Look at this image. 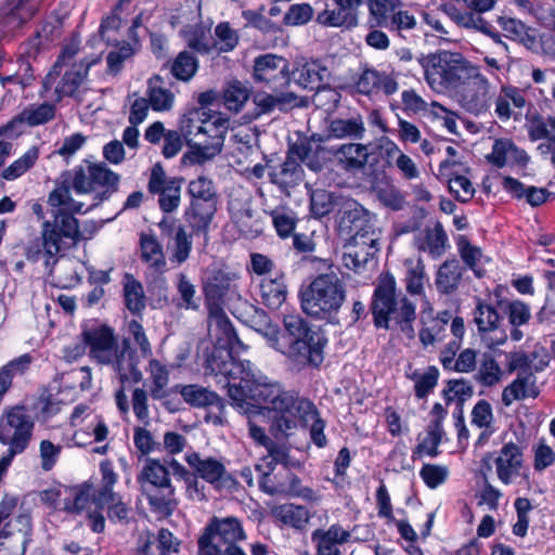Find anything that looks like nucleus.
Returning <instances> with one entry per match:
<instances>
[{
	"label": "nucleus",
	"instance_id": "28",
	"mask_svg": "<svg viewBox=\"0 0 555 555\" xmlns=\"http://www.w3.org/2000/svg\"><path fill=\"white\" fill-rule=\"evenodd\" d=\"M350 532L340 525L334 524L327 530L317 529L311 534V540L315 543L317 554H340L337 544L348 542Z\"/></svg>",
	"mask_w": 555,
	"mask_h": 555
},
{
	"label": "nucleus",
	"instance_id": "25",
	"mask_svg": "<svg viewBox=\"0 0 555 555\" xmlns=\"http://www.w3.org/2000/svg\"><path fill=\"white\" fill-rule=\"evenodd\" d=\"M498 478L505 485L512 482V478L518 475L522 466V451L514 442L505 443L499 456L495 459Z\"/></svg>",
	"mask_w": 555,
	"mask_h": 555
},
{
	"label": "nucleus",
	"instance_id": "51",
	"mask_svg": "<svg viewBox=\"0 0 555 555\" xmlns=\"http://www.w3.org/2000/svg\"><path fill=\"white\" fill-rule=\"evenodd\" d=\"M150 370L152 378L151 397L155 400L166 398L168 395L166 388L169 383V372L166 365L162 364L157 359H151Z\"/></svg>",
	"mask_w": 555,
	"mask_h": 555
},
{
	"label": "nucleus",
	"instance_id": "6",
	"mask_svg": "<svg viewBox=\"0 0 555 555\" xmlns=\"http://www.w3.org/2000/svg\"><path fill=\"white\" fill-rule=\"evenodd\" d=\"M416 62L424 73L425 79L436 91L456 90L474 76L478 67L474 66L463 54L440 50L436 53L422 55Z\"/></svg>",
	"mask_w": 555,
	"mask_h": 555
},
{
	"label": "nucleus",
	"instance_id": "37",
	"mask_svg": "<svg viewBox=\"0 0 555 555\" xmlns=\"http://www.w3.org/2000/svg\"><path fill=\"white\" fill-rule=\"evenodd\" d=\"M179 392L186 403L192 406L203 408L208 405H216L218 410H224V403L222 399L214 391L207 388L191 384L184 386H178Z\"/></svg>",
	"mask_w": 555,
	"mask_h": 555
},
{
	"label": "nucleus",
	"instance_id": "64",
	"mask_svg": "<svg viewBox=\"0 0 555 555\" xmlns=\"http://www.w3.org/2000/svg\"><path fill=\"white\" fill-rule=\"evenodd\" d=\"M198 555H247L237 544L198 541Z\"/></svg>",
	"mask_w": 555,
	"mask_h": 555
},
{
	"label": "nucleus",
	"instance_id": "38",
	"mask_svg": "<svg viewBox=\"0 0 555 555\" xmlns=\"http://www.w3.org/2000/svg\"><path fill=\"white\" fill-rule=\"evenodd\" d=\"M262 302L272 310L279 309L287 297V286L284 274L275 278H264L260 283Z\"/></svg>",
	"mask_w": 555,
	"mask_h": 555
},
{
	"label": "nucleus",
	"instance_id": "35",
	"mask_svg": "<svg viewBox=\"0 0 555 555\" xmlns=\"http://www.w3.org/2000/svg\"><path fill=\"white\" fill-rule=\"evenodd\" d=\"M495 114L501 120H507L512 117V106L524 108L527 104L524 90L514 86H502L500 93L495 98Z\"/></svg>",
	"mask_w": 555,
	"mask_h": 555
},
{
	"label": "nucleus",
	"instance_id": "36",
	"mask_svg": "<svg viewBox=\"0 0 555 555\" xmlns=\"http://www.w3.org/2000/svg\"><path fill=\"white\" fill-rule=\"evenodd\" d=\"M272 514L276 520L296 530L306 529L311 514L306 506L297 504H282L273 508Z\"/></svg>",
	"mask_w": 555,
	"mask_h": 555
},
{
	"label": "nucleus",
	"instance_id": "62",
	"mask_svg": "<svg viewBox=\"0 0 555 555\" xmlns=\"http://www.w3.org/2000/svg\"><path fill=\"white\" fill-rule=\"evenodd\" d=\"M334 209L333 194L326 190H315L310 196L311 214L318 218L328 215Z\"/></svg>",
	"mask_w": 555,
	"mask_h": 555
},
{
	"label": "nucleus",
	"instance_id": "9",
	"mask_svg": "<svg viewBox=\"0 0 555 555\" xmlns=\"http://www.w3.org/2000/svg\"><path fill=\"white\" fill-rule=\"evenodd\" d=\"M53 207L56 208L52 211L53 219L42 223V246L50 257L57 255L66 241L75 245L82 238L76 212L67 205Z\"/></svg>",
	"mask_w": 555,
	"mask_h": 555
},
{
	"label": "nucleus",
	"instance_id": "41",
	"mask_svg": "<svg viewBox=\"0 0 555 555\" xmlns=\"http://www.w3.org/2000/svg\"><path fill=\"white\" fill-rule=\"evenodd\" d=\"M173 99V93L165 88V81L162 76L154 75L147 80V101L154 111H169Z\"/></svg>",
	"mask_w": 555,
	"mask_h": 555
},
{
	"label": "nucleus",
	"instance_id": "2",
	"mask_svg": "<svg viewBox=\"0 0 555 555\" xmlns=\"http://www.w3.org/2000/svg\"><path fill=\"white\" fill-rule=\"evenodd\" d=\"M120 176L106 163L82 164L65 170L50 193V206L67 205L74 212H89L111 198L119 189Z\"/></svg>",
	"mask_w": 555,
	"mask_h": 555
},
{
	"label": "nucleus",
	"instance_id": "26",
	"mask_svg": "<svg viewBox=\"0 0 555 555\" xmlns=\"http://www.w3.org/2000/svg\"><path fill=\"white\" fill-rule=\"evenodd\" d=\"M337 166L348 173H358L365 168L369 158L367 147L359 143L340 145L334 152Z\"/></svg>",
	"mask_w": 555,
	"mask_h": 555
},
{
	"label": "nucleus",
	"instance_id": "39",
	"mask_svg": "<svg viewBox=\"0 0 555 555\" xmlns=\"http://www.w3.org/2000/svg\"><path fill=\"white\" fill-rule=\"evenodd\" d=\"M321 141V137L317 134H313L310 138L300 139L289 146L286 155L294 158L298 157L314 171L320 170L321 165L319 163H314L313 158L318 156L320 151H323V147L318 144V142Z\"/></svg>",
	"mask_w": 555,
	"mask_h": 555
},
{
	"label": "nucleus",
	"instance_id": "15",
	"mask_svg": "<svg viewBox=\"0 0 555 555\" xmlns=\"http://www.w3.org/2000/svg\"><path fill=\"white\" fill-rule=\"evenodd\" d=\"M288 61L280 55L267 53L254 60L253 77L272 89L285 88L291 83Z\"/></svg>",
	"mask_w": 555,
	"mask_h": 555
},
{
	"label": "nucleus",
	"instance_id": "22",
	"mask_svg": "<svg viewBox=\"0 0 555 555\" xmlns=\"http://www.w3.org/2000/svg\"><path fill=\"white\" fill-rule=\"evenodd\" d=\"M140 492L146 499L150 511L160 518L170 517L178 508L179 501L173 485L150 487Z\"/></svg>",
	"mask_w": 555,
	"mask_h": 555
},
{
	"label": "nucleus",
	"instance_id": "21",
	"mask_svg": "<svg viewBox=\"0 0 555 555\" xmlns=\"http://www.w3.org/2000/svg\"><path fill=\"white\" fill-rule=\"evenodd\" d=\"M246 539L241 521L235 517L212 518L198 541L237 544Z\"/></svg>",
	"mask_w": 555,
	"mask_h": 555
},
{
	"label": "nucleus",
	"instance_id": "52",
	"mask_svg": "<svg viewBox=\"0 0 555 555\" xmlns=\"http://www.w3.org/2000/svg\"><path fill=\"white\" fill-rule=\"evenodd\" d=\"M426 437L416 446L414 454H427L430 457L439 455V444L444 435L443 426H439L438 422H430L426 429Z\"/></svg>",
	"mask_w": 555,
	"mask_h": 555
},
{
	"label": "nucleus",
	"instance_id": "33",
	"mask_svg": "<svg viewBox=\"0 0 555 555\" xmlns=\"http://www.w3.org/2000/svg\"><path fill=\"white\" fill-rule=\"evenodd\" d=\"M245 323L261 334L267 339L268 345L273 348L274 340L278 339L281 330L272 323L268 313L263 309L250 305L245 311Z\"/></svg>",
	"mask_w": 555,
	"mask_h": 555
},
{
	"label": "nucleus",
	"instance_id": "24",
	"mask_svg": "<svg viewBox=\"0 0 555 555\" xmlns=\"http://www.w3.org/2000/svg\"><path fill=\"white\" fill-rule=\"evenodd\" d=\"M269 179L282 193L288 195L291 189L299 185L304 180V169L296 158L286 155L278 168H272L269 171Z\"/></svg>",
	"mask_w": 555,
	"mask_h": 555
},
{
	"label": "nucleus",
	"instance_id": "54",
	"mask_svg": "<svg viewBox=\"0 0 555 555\" xmlns=\"http://www.w3.org/2000/svg\"><path fill=\"white\" fill-rule=\"evenodd\" d=\"M39 157V151L36 146L30 147L18 159L7 167L1 176L8 181H12L28 171L37 162Z\"/></svg>",
	"mask_w": 555,
	"mask_h": 555
},
{
	"label": "nucleus",
	"instance_id": "11",
	"mask_svg": "<svg viewBox=\"0 0 555 555\" xmlns=\"http://www.w3.org/2000/svg\"><path fill=\"white\" fill-rule=\"evenodd\" d=\"M34 421L24 406H13L0 417V442L13 459L23 453L33 437Z\"/></svg>",
	"mask_w": 555,
	"mask_h": 555
},
{
	"label": "nucleus",
	"instance_id": "30",
	"mask_svg": "<svg viewBox=\"0 0 555 555\" xmlns=\"http://www.w3.org/2000/svg\"><path fill=\"white\" fill-rule=\"evenodd\" d=\"M448 235L440 222L434 228H426L425 233L414 238V245L420 251L428 253L433 259L441 257L446 251Z\"/></svg>",
	"mask_w": 555,
	"mask_h": 555
},
{
	"label": "nucleus",
	"instance_id": "4",
	"mask_svg": "<svg viewBox=\"0 0 555 555\" xmlns=\"http://www.w3.org/2000/svg\"><path fill=\"white\" fill-rule=\"evenodd\" d=\"M327 344L324 332L298 313L285 314L283 331L274 340L273 349L293 364L318 367L323 362V349Z\"/></svg>",
	"mask_w": 555,
	"mask_h": 555
},
{
	"label": "nucleus",
	"instance_id": "57",
	"mask_svg": "<svg viewBox=\"0 0 555 555\" xmlns=\"http://www.w3.org/2000/svg\"><path fill=\"white\" fill-rule=\"evenodd\" d=\"M439 377V371L436 366H428L425 373H413L412 379L415 380L414 390L418 399L426 398L436 387Z\"/></svg>",
	"mask_w": 555,
	"mask_h": 555
},
{
	"label": "nucleus",
	"instance_id": "13",
	"mask_svg": "<svg viewBox=\"0 0 555 555\" xmlns=\"http://www.w3.org/2000/svg\"><path fill=\"white\" fill-rule=\"evenodd\" d=\"M183 181L184 179L181 177L168 178L159 163L152 167L147 190L151 194H158V205L162 211L169 214L179 207Z\"/></svg>",
	"mask_w": 555,
	"mask_h": 555
},
{
	"label": "nucleus",
	"instance_id": "27",
	"mask_svg": "<svg viewBox=\"0 0 555 555\" xmlns=\"http://www.w3.org/2000/svg\"><path fill=\"white\" fill-rule=\"evenodd\" d=\"M464 272L465 268L455 258L442 262L435 279L437 291L443 295H451L456 292L461 285Z\"/></svg>",
	"mask_w": 555,
	"mask_h": 555
},
{
	"label": "nucleus",
	"instance_id": "45",
	"mask_svg": "<svg viewBox=\"0 0 555 555\" xmlns=\"http://www.w3.org/2000/svg\"><path fill=\"white\" fill-rule=\"evenodd\" d=\"M364 131L365 128L361 117H353L349 119L337 118L332 120L328 126L330 137L336 139H362Z\"/></svg>",
	"mask_w": 555,
	"mask_h": 555
},
{
	"label": "nucleus",
	"instance_id": "53",
	"mask_svg": "<svg viewBox=\"0 0 555 555\" xmlns=\"http://www.w3.org/2000/svg\"><path fill=\"white\" fill-rule=\"evenodd\" d=\"M268 456L263 457V466H271L272 469H275L278 464L283 466V473L286 469H291L292 467H297L300 465L299 461L293 459L289 455L287 448L284 446H279L274 441H272L268 447Z\"/></svg>",
	"mask_w": 555,
	"mask_h": 555
},
{
	"label": "nucleus",
	"instance_id": "63",
	"mask_svg": "<svg viewBox=\"0 0 555 555\" xmlns=\"http://www.w3.org/2000/svg\"><path fill=\"white\" fill-rule=\"evenodd\" d=\"M504 312L512 327H520L527 324L531 319L530 307L520 300L507 302Z\"/></svg>",
	"mask_w": 555,
	"mask_h": 555
},
{
	"label": "nucleus",
	"instance_id": "10",
	"mask_svg": "<svg viewBox=\"0 0 555 555\" xmlns=\"http://www.w3.org/2000/svg\"><path fill=\"white\" fill-rule=\"evenodd\" d=\"M228 122V119L217 115L203 120L202 125L195 127V132L191 129L192 126L189 125L184 138L190 145L193 142L195 147L193 155L197 162L211 159L221 152Z\"/></svg>",
	"mask_w": 555,
	"mask_h": 555
},
{
	"label": "nucleus",
	"instance_id": "31",
	"mask_svg": "<svg viewBox=\"0 0 555 555\" xmlns=\"http://www.w3.org/2000/svg\"><path fill=\"white\" fill-rule=\"evenodd\" d=\"M498 23L509 39L520 42L529 50L535 51L538 49L539 40L535 28L527 26L520 20L508 16L499 17Z\"/></svg>",
	"mask_w": 555,
	"mask_h": 555
},
{
	"label": "nucleus",
	"instance_id": "20",
	"mask_svg": "<svg viewBox=\"0 0 555 555\" xmlns=\"http://www.w3.org/2000/svg\"><path fill=\"white\" fill-rule=\"evenodd\" d=\"M333 9H326L318 14V22L325 26L347 28L358 25L359 8L363 0H331Z\"/></svg>",
	"mask_w": 555,
	"mask_h": 555
},
{
	"label": "nucleus",
	"instance_id": "3",
	"mask_svg": "<svg viewBox=\"0 0 555 555\" xmlns=\"http://www.w3.org/2000/svg\"><path fill=\"white\" fill-rule=\"evenodd\" d=\"M82 341L89 348V357L100 365L109 366L119 382L137 384L143 375L139 370V356L130 338L118 341L113 327L106 324L92 325L81 332Z\"/></svg>",
	"mask_w": 555,
	"mask_h": 555
},
{
	"label": "nucleus",
	"instance_id": "17",
	"mask_svg": "<svg viewBox=\"0 0 555 555\" xmlns=\"http://www.w3.org/2000/svg\"><path fill=\"white\" fill-rule=\"evenodd\" d=\"M291 81L309 91H320L328 86L331 72L321 60L298 57L289 72Z\"/></svg>",
	"mask_w": 555,
	"mask_h": 555
},
{
	"label": "nucleus",
	"instance_id": "47",
	"mask_svg": "<svg viewBox=\"0 0 555 555\" xmlns=\"http://www.w3.org/2000/svg\"><path fill=\"white\" fill-rule=\"evenodd\" d=\"M371 18L378 27H386L392 15L403 3L401 0H367Z\"/></svg>",
	"mask_w": 555,
	"mask_h": 555
},
{
	"label": "nucleus",
	"instance_id": "50",
	"mask_svg": "<svg viewBox=\"0 0 555 555\" xmlns=\"http://www.w3.org/2000/svg\"><path fill=\"white\" fill-rule=\"evenodd\" d=\"M282 476L284 478V483L282 485L284 491L281 495L300 498L308 502H315L319 499L314 490L304 486L301 479L291 470L286 469Z\"/></svg>",
	"mask_w": 555,
	"mask_h": 555
},
{
	"label": "nucleus",
	"instance_id": "16",
	"mask_svg": "<svg viewBox=\"0 0 555 555\" xmlns=\"http://www.w3.org/2000/svg\"><path fill=\"white\" fill-rule=\"evenodd\" d=\"M473 315L478 333L487 347L492 349L505 344L507 334L504 330H500L501 318L495 307L477 297Z\"/></svg>",
	"mask_w": 555,
	"mask_h": 555
},
{
	"label": "nucleus",
	"instance_id": "46",
	"mask_svg": "<svg viewBox=\"0 0 555 555\" xmlns=\"http://www.w3.org/2000/svg\"><path fill=\"white\" fill-rule=\"evenodd\" d=\"M208 315L209 319L215 322L218 331L223 335V338L225 339V345L229 348L227 357L229 358L230 353L231 359H234L231 352L238 347H243V343L240 340L233 324L227 317L223 309H220L218 312L209 310Z\"/></svg>",
	"mask_w": 555,
	"mask_h": 555
},
{
	"label": "nucleus",
	"instance_id": "34",
	"mask_svg": "<svg viewBox=\"0 0 555 555\" xmlns=\"http://www.w3.org/2000/svg\"><path fill=\"white\" fill-rule=\"evenodd\" d=\"M98 62L93 60H81L79 63L73 64L72 68L63 75L56 92L63 96H75L77 90L88 76L89 69Z\"/></svg>",
	"mask_w": 555,
	"mask_h": 555
},
{
	"label": "nucleus",
	"instance_id": "60",
	"mask_svg": "<svg viewBox=\"0 0 555 555\" xmlns=\"http://www.w3.org/2000/svg\"><path fill=\"white\" fill-rule=\"evenodd\" d=\"M272 223L280 237L291 236L295 230L297 218L293 211L274 209L270 212Z\"/></svg>",
	"mask_w": 555,
	"mask_h": 555
},
{
	"label": "nucleus",
	"instance_id": "8",
	"mask_svg": "<svg viewBox=\"0 0 555 555\" xmlns=\"http://www.w3.org/2000/svg\"><path fill=\"white\" fill-rule=\"evenodd\" d=\"M188 194L191 202L184 210V221L194 234H203L205 240H208L210 223L217 211V195L212 181L203 176L190 181Z\"/></svg>",
	"mask_w": 555,
	"mask_h": 555
},
{
	"label": "nucleus",
	"instance_id": "49",
	"mask_svg": "<svg viewBox=\"0 0 555 555\" xmlns=\"http://www.w3.org/2000/svg\"><path fill=\"white\" fill-rule=\"evenodd\" d=\"M55 105L50 102L30 104L21 114L25 124L29 127L44 125L55 117Z\"/></svg>",
	"mask_w": 555,
	"mask_h": 555
},
{
	"label": "nucleus",
	"instance_id": "44",
	"mask_svg": "<svg viewBox=\"0 0 555 555\" xmlns=\"http://www.w3.org/2000/svg\"><path fill=\"white\" fill-rule=\"evenodd\" d=\"M293 414H295V429L297 428L299 421L304 424L312 421L310 426V438L312 442L318 448H324L327 444V439L324 434L325 422L320 417V413L314 403L311 412L307 411V413H301L299 411H293Z\"/></svg>",
	"mask_w": 555,
	"mask_h": 555
},
{
	"label": "nucleus",
	"instance_id": "18",
	"mask_svg": "<svg viewBox=\"0 0 555 555\" xmlns=\"http://www.w3.org/2000/svg\"><path fill=\"white\" fill-rule=\"evenodd\" d=\"M461 88L463 90L457 94V101L466 112L478 116L489 109V81L479 69L477 75Z\"/></svg>",
	"mask_w": 555,
	"mask_h": 555
},
{
	"label": "nucleus",
	"instance_id": "32",
	"mask_svg": "<svg viewBox=\"0 0 555 555\" xmlns=\"http://www.w3.org/2000/svg\"><path fill=\"white\" fill-rule=\"evenodd\" d=\"M141 260L154 272L164 273L167 270V261L163 245L154 234L141 233L140 235Z\"/></svg>",
	"mask_w": 555,
	"mask_h": 555
},
{
	"label": "nucleus",
	"instance_id": "56",
	"mask_svg": "<svg viewBox=\"0 0 555 555\" xmlns=\"http://www.w3.org/2000/svg\"><path fill=\"white\" fill-rule=\"evenodd\" d=\"M255 469L259 473L258 485L262 492L269 495H281L284 489L282 485L283 480H278V475H273L274 469L271 466H263V464H257Z\"/></svg>",
	"mask_w": 555,
	"mask_h": 555
},
{
	"label": "nucleus",
	"instance_id": "43",
	"mask_svg": "<svg viewBox=\"0 0 555 555\" xmlns=\"http://www.w3.org/2000/svg\"><path fill=\"white\" fill-rule=\"evenodd\" d=\"M198 60L191 51L183 50L170 63V74L180 81H190L198 70Z\"/></svg>",
	"mask_w": 555,
	"mask_h": 555
},
{
	"label": "nucleus",
	"instance_id": "59",
	"mask_svg": "<svg viewBox=\"0 0 555 555\" xmlns=\"http://www.w3.org/2000/svg\"><path fill=\"white\" fill-rule=\"evenodd\" d=\"M31 361L33 358L28 353L22 354L18 358L13 359L12 361H10L9 363L1 367L0 380L4 383L7 388L10 389L13 377L17 374L25 373L28 370Z\"/></svg>",
	"mask_w": 555,
	"mask_h": 555
},
{
	"label": "nucleus",
	"instance_id": "1",
	"mask_svg": "<svg viewBox=\"0 0 555 555\" xmlns=\"http://www.w3.org/2000/svg\"><path fill=\"white\" fill-rule=\"evenodd\" d=\"M207 369L228 378V393L234 404L244 412L253 408L266 409L271 421L270 433L276 438H286L295 429V414L311 412L313 402L299 397L295 391H285L276 383L257 376L250 361L222 360L212 354L207 359Z\"/></svg>",
	"mask_w": 555,
	"mask_h": 555
},
{
	"label": "nucleus",
	"instance_id": "61",
	"mask_svg": "<svg viewBox=\"0 0 555 555\" xmlns=\"http://www.w3.org/2000/svg\"><path fill=\"white\" fill-rule=\"evenodd\" d=\"M215 35L218 39L215 50L219 52H230L238 44V35L228 22L219 23L215 27Z\"/></svg>",
	"mask_w": 555,
	"mask_h": 555
},
{
	"label": "nucleus",
	"instance_id": "55",
	"mask_svg": "<svg viewBox=\"0 0 555 555\" xmlns=\"http://www.w3.org/2000/svg\"><path fill=\"white\" fill-rule=\"evenodd\" d=\"M249 99V90L240 81L229 83L223 93L224 105L235 113L240 112Z\"/></svg>",
	"mask_w": 555,
	"mask_h": 555
},
{
	"label": "nucleus",
	"instance_id": "7",
	"mask_svg": "<svg viewBox=\"0 0 555 555\" xmlns=\"http://www.w3.org/2000/svg\"><path fill=\"white\" fill-rule=\"evenodd\" d=\"M346 299V285L335 273L319 274L301 295L304 312L314 319L338 323V312Z\"/></svg>",
	"mask_w": 555,
	"mask_h": 555
},
{
	"label": "nucleus",
	"instance_id": "14",
	"mask_svg": "<svg viewBox=\"0 0 555 555\" xmlns=\"http://www.w3.org/2000/svg\"><path fill=\"white\" fill-rule=\"evenodd\" d=\"M185 461L199 478L214 486L215 489L234 490L237 488L235 477L229 473L224 464L215 457L202 459L197 452L185 455Z\"/></svg>",
	"mask_w": 555,
	"mask_h": 555
},
{
	"label": "nucleus",
	"instance_id": "29",
	"mask_svg": "<svg viewBox=\"0 0 555 555\" xmlns=\"http://www.w3.org/2000/svg\"><path fill=\"white\" fill-rule=\"evenodd\" d=\"M137 482L140 491L147 490L150 487H162L172 485L168 467L159 460L147 457L141 472L137 476Z\"/></svg>",
	"mask_w": 555,
	"mask_h": 555
},
{
	"label": "nucleus",
	"instance_id": "12",
	"mask_svg": "<svg viewBox=\"0 0 555 555\" xmlns=\"http://www.w3.org/2000/svg\"><path fill=\"white\" fill-rule=\"evenodd\" d=\"M240 276L232 270L214 269L211 270L203 285V293L207 310L220 311L225 301H236L241 299L238 291Z\"/></svg>",
	"mask_w": 555,
	"mask_h": 555
},
{
	"label": "nucleus",
	"instance_id": "42",
	"mask_svg": "<svg viewBox=\"0 0 555 555\" xmlns=\"http://www.w3.org/2000/svg\"><path fill=\"white\" fill-rule=\"evenodd\" d=\"M124 300L127 309L133 314H140L146 307L143 285L129 273L125 275Z\"/></svg>",
	"mask_w": 555,
	"mask_h": 555
},
{
	"label": "nucleus",
	"instance_id": "23",
	"mask_svg": "<svg viewBox=\"0 0 555 555\" xmlns=\"http://www.w3.org/2000/svg\"><path fill=\"white\" fill-rule=\"evenodd\" d=\"M372 216L373 215L356 199H345L338 211L339 234L349 237L357 229L362 227L364 222H367Z\"/></svg>",
	"mask_w": 555,
	"mask_h": 555
},
{
	"label": "nucleus",
	"instance_id": "48",
	"mask_svg": "<svg viewBox=\"0 0 555 555\" xmlns=\"http://www.w3.org/2000/svg\"><path fill=\"white\" fill-rule=\"evenodd\" d=\"M406 267L404 285L406 292L412 296H420L424 293L425 266L421 258L416 261L405 259Z\"/></svg>",
	"mask_w": 555,
	"mask_h": 555
},
{
	"label": "nucleus",
	"instance_id": "40",
	"mask_svg": "<svg viewBox=\"0 0 555 555\" xmlns=\"http://www.w3.org/2000/svg\"><path fill=\"white\" fill-rule=\"evenodd\" d=\"M193 235H195L193 231L191 230V232L188 233L184 225L179 224L177 227L171 242L167 244V249L170 253L169 260L171 263L180 266L190 258L193 246Z\"/></svg>",
	"mask_w": 555,
	"mask_h": 555
},
{
	"label": "nucleus",
	"instance_id": "58",
	"mask_svg": "<svg viewBox=\"0 0 555 555\" xmlns=\"http://www.w3.org/2000/svg\"><path fill=\"white\" fill-rule=\"evenodd\" d=\"M474 393L473 386L465 379H450L442 391L443 398L449 404L454 398L457 399V404L464 403Z\"/></svg>",
	"mask_w": 555,
	"mask_h": 555
},
{
	"label": "nucleus",
	"instance_id": "19",
	"mask_svg": "<svg viewBox=\"0 0 555 555\" xmlns=\"http://www.w3.org/2000/svg\"><path fill=\"white\" fill-rule=\"evenodd\" d=\"M354 87L360 94L372 96L378 93L392 95L398 91L399 85L392 74L379 72L365 64L354 82Z\"/></svg>",
	"mask_w": 555,
	"mask_h": 555
},
{
	"label": "nucleus",
	"instance_id": "5",
	"mask_svg": "<svg viewBox=\"0 0 555 555\" xmlns=\"http://www.w3.org/2000/svg\"><path fill=\"white\" fill-rule=\"evenodd\" d=\"M370 310L377 328L400 331L410 339L415 336L416 304L397 291L392 274L379 276Z\"/></svg>",
	"mask_w": 555,
	"mask_h": 555
}]
</instances>
